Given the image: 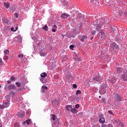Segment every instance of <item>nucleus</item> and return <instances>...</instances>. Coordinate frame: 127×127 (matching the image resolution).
<instances>
[{"label": "nucleus", "mask_w": 127, "mask_h": 127, "mask_svg": "<svg viewBox=\"0 0 127 127\" xmlns=\"http://www.w3.org/2000/svg\"><path fill=\"white\" fill-rule=\"evenodd\" d=\"M0 65H3V61H2V59H1V58H0Z\"/></svg>", "instance_id": "obj_36"}, {"label": "nucleus", "mask_w": 127, "mask_h": 127, "mask_svg": "<svg viewBox=\"0 0 127 127\" xmlns=\"http://www.w3.org/2000/svg\"><path fill=\"white\" fill-rule=\"evenodd\" d=\"M7 84H10V83H11V81L10 80H7Z\"/></svg>", "instance_id": "obj_50"}, {"label": "nucleus", "mask_w": 127, "mask_h": 127, "mask_svg": "<svg viewBox=\"0 0 127 127\" xmlns=\"http://www.w3.org/2000/svg\"><path fill=\"white\" fill-rule=\"evenodd\" d=\"M16 86H17V87H19L21 86V83L20 82H16L15 83Z\"/></svg>", "instance_id": "obj_31"}, {"label": "nucleus", "mask_w": 127, "mask_h": 127, "mask_svg": "<svg viewBox=\"0 0 127 127\" xmlns=\"http://www.w3.org/2000/svg\"><path fill=\"white\" fill-rule=\"evenodd\" d=\"M70 112L72 113V114H77L78 113V111H77V110L75 108H72L70 110Z\"/></svg>", "instance_id": "obj_16"}, {"label": "nucleus", "mask_w": 127, "mask_h": 127, "mask_svg": "<svg viewBox=\"0 0 127 127\" xmlns=\"http://www.w3.org/2000/svg\"><path fill=\"white\" fill-rule=\"evenodd\" d=\"M47 90H48V87L46 85H43L41 89L42 93H45Z\"/></svg>", "instance_id": "obj_6"}, {"label": "nucleus", "mask_w": 127, "mask_h": 127, "mask_svg": "<svg viewBox=\"0 0 127 127\" xmlns=\"http://www.w3.org/2000/svg\"><path fill=\"white\" fill-rule=\"evenodd\" d=\"M11 81H14L15 80V78H14V76H11Z\"/></svg>", "instance_id": "obj_44"}, {"label": "nucleus", "mask_w": 127, "mask_h": 127, "mask_svg": "<svg viewBox=\"0 0 127 127\" xmlns=\"http://www.w3.org/2000/svg\"><path fill=\"white\" fill-rule=\"evenodd\" d=\"M107 88V84L103 83L101 85L100 89H103V90H106Z\"/></svg>", "instance_id": "obj_18"}, {"label": "nucleus", "mask_w": 127, "mask_h": 127, "mask_svg": "<svg viewBox=\"0 0 127 127\" xmlns=\"http://www.w3.org/2000/svg\"><path fill=\"white\" fill-rule=\"evenodd\" d=\"M47 73L46 72H43L41 74V77L40 78V81L42 82L43 84L47 83Z\"/></svg>", "instance_id": "obj_1"}, {"label": "nucleus", "mask_w": 127, "mask_h": 127, "mask_svg": "<svg viewBox=\"0 0 127 127\" xmlns=\"http://www.w3.org/2000/svg\"><path fill=\"white\" fill-rule=\"evenodd\" d=\"M22 40L21 39V38L19 37L18 42H21V41H22Z\"/></svg>", "instance_id": "obj_49"}, {"label": "nucleus", "mask_w": 127, "mask_h": 127, "mask_svg": "<svg viewBox=\"0 0 127 127\" xmlns=\"http://www.w3.org/2000/svg\"><path fill=\"white\" fill-rule=\"evenodd\" d=\"M79 37H82V36H79Z\"/></svg>", "instance_id": "obj_63"}, {"label": "nucleus", "mask_w": 127, "mask_h": 127, "mask_svg": "<svg viewBox=\"0 0 127 127\" xmlns=\"http://www.w3.org/2000/svg\"><path fill=\"white\" fill-rule=\"evenodd\" d=\"M79 107H80V106H79V104H76L75 105V108L76 109H79Z\"/></svg>", "instance_id": "obj_46"}, {"label": "nucleus", "mask_w": 127, "mask_h": 127, "mask_svg": "<svg viewBox=\"0 0 127 127\" xmlns=\"http://www.w3.org/2000/svg\"><path fill=\"white\" fill-rule=\"evenodd\" d=\"M11 31H13V32H15L16 31V30L14 29V27H12L10 28Z\"/></svg>", "instance_id": "obj_39"}, {"label": "nucleus", "mask_w": 127, "mask_h": 127, "mask_svg": "<svg viewBox=\"0 0 127 127\" xmlns=\"http://www.w3.org/2000/svg\"><path fill=\"white\" fill-rule=\"evenodd\" d=\"M40 56H42L43 57L45 56V53L41 52L40 53Z\"/></svg>", "instance_id": "obj_38"}, {"label": "nucleus", "mask_w": 127, "mask_h": 127, "mask_svg": "<svg viewBox=\"0 0 127 127\" xmlns=\"http://www.w3.org/2000/svg\"><path fill=\"white\" fill-rule=\"evenodd\" d=\"M4 6L5 7V8H8L9 6H10V4L9 2H4Z\"/></svg>", "instance_id": "obj_17"}, {"label": "nucleus", "mask_w": 127, "mask_h": 127, "mask_svg": "<svg viewBox=\"0 0 127 127\" xmlns=\"http://www.w3.org/2000/svg\"><path fill=\"white\" fill-rule=\"evenodd\" d=\"M4 89L5 91H11L12 89L15 90V89H16V87H15V85L13 84L6 85H5Z\"/></svg>", "instance_id": "obj_2"}, {"label": "nucleus", "mask_w": 127, "mask_h": 127, "mask_svg": "<svg viewBox=\"0 0 127 127\" xmlns=\"http://www.w3.org/2000/svg\"><path fill=\"white\" fill-rule=\"evenodd\" d=\"M74 46L73 45H71L69 46V48H70V49H71V50H73V49H74Z\"/></svg>", "instance_id": "obj_40"}, {"label": "nucleus", "mask_w": 127, "mask_h": 127, "mask_svg": "<svg viewBox=\"0 0 127 127\" xmlns=\"http://www.w3.org/2000/svg\"><path fill=\"white\" fill-rule=\"evenodd\" d=\"M2 20L4 23L8 24V22H9V21L8 19H7V18H2Z\"/></svg>", "instance_id": "obj_13"}, {"label": "nucleus", "mask_w": 127, "mask_h": 127, "mask_svg": "<svg viewBox=\"0 0 127 127\" xmlns=\"http://www.w3.org/2000/svg\"><path fill=\"white\" fill-rule=\"evenodd\" d=\"M18 58H20L21 57V55H19L18 56Z\"/></svg>", "instance_id": "obj_54"}, {"label": "nucleus", "mask_w": 127, "mask_h": 127, "mask_svg": "<svg viewBox=\"0 0 127 127\" xmlns=\"http://www.w3.org/2000/svg\"><path fill=\"white\" fill-rule=\"evenodd\" d=\"M99 93L100 95H104V94H106V89L100 88L99 90Z\"/></svg>", "instance_id": "obj_11"}, {"label": "nucleus", "mask_w": 127, "mask_h": 127, "mask_svg": "<svg viewBox=\"0 0 127 127\" xmlns=\"http://www.w3.org/2000/svg\"><path fill=\"white\" fill-rule=\"evenodd\" d=\"M108 114H110V115H112V116H114V113L111 110L108 111Z\"/></svg>", "instance_id": "obj_41"}, {"label": "nucleus", "mask_w": 127, "mask_h": 127, "mask_svg": "<svg viewBox=\"0 0 127 127\" xmlns=\"http://www.w3.org/2000/svg\"><path fill=\"white\" fill-rule=\"evenodd\" d=\"M64 3H65V5H67V4H68V2H67V1H64Z\"/></svg>", "instance_id": "obj_51"}, {"label": "nucleus", "mask_w": 127, "mask_h": 127, "mask_svg": "<svg viewBox=\"0 0 127 127\" xmlns=\"http://www.w3.org/2000/svg\"><path fill=\"white\" fill-rule=\"evenodd\" d=\"M0 127H2V124L1 123H0Z\"/></svg>", "instance_id": "obj_56"}, {"label": "nucleus", "mask_w": 127, "mask_h": 127, "mask_svg": "<svg viewBox=\"0 0 127 127\" xmlns=\"http://www.w3.org/2000/svg\"><path fill=\"white\" fill-rule=\"evenodd\" d=\"M116 80H117V78L116 77H114L113 78H112V79L111 80V82H112V83H115Z\"/></svg>", "instance_id": "obj_32"}, {"label": "nucleus", "mask_w": 127, "mask_h": 127, "mask_svg": "<svg viewBox=\"0 0 127 127\" xmlns=\"http://www.w3.org/2000/svg\"><path fill=\"white\" fill-rule=\"evenodd\" d=\"M94 39V37L91 38L90 39L91 40H93Z\"/></svg>", "instance_id": "obj_60"}, {"label": "nucleus", "mask_w": 127, "mask_h": 127, "mask_svg": "<svg viewBox=\"0 0 127 127\" xmlns=\"http://www.w3.org/2000/svg\"><path fill=\"white\" fill-rule=\"evenodd\" d=\"M66 78L68 81H70V80H72V74H68L66 75Z\"/></svg>", "instance_id": "obj_12"}, {"label": "nucleus", "mask_w": 127, "mask_h": 127, "mask_svg": "<svg viewBox=\"0 0 127 127\" xmlns=\"http://www.w3.org/2000/svg\"><path fill=\"white\" fill-rule=\"evenodd\" d=\"M72 105H67L66 106V111H67V112H69L70 111V109H72Z\"/></svg>", "instance_id": "obj_19"}, {"label": "nucleus", "mask_w": 127, "mask_h": 127, "mask_svg": "<svg viewBox=\"0 0 127 127\" xmlns=\"http://www.w3.org/2000/svg\"><path fill=\"white\" fill-rule=\"evenodd\" d=\"M3 59V60L7 61V60H8V57H7V56H4Z\"/></svg>", "instance_id": "obj_35"}, {"label": "nucleus", "mask_w": 127, "mask_h": 127, "mask_svg": "<svg viewBox=\"0 0 127 127\" xmlns=\"http://www.w3.org/2000/svg\"><path fill=\"white\" fill-rule=\"evenodd\" d=\"M115 97H117L118 101H119V102H121V101H122V97H121L120 95H118V94H116Z\"/></svg>", "instance_id": "obj_20"}, {"label": "nucleus", "mask_w": 127, "mask_h": 127, "mask_svg": "<svg viewBox=\"0 0 127 127\" xmlns=\"http://www.w3.org/2000/svg\"><path fill=\"white\" fill-rule=\"evenodd\" d=\"M82 94V92L80 90H77L75 93V96H78V95H81Z\"/></svg>", "instance_id": "obj_27"}, {"label": "nucleus", "mask_w": 127, "mask_h": 127, "mask_svg": "<svg viewBox=\"0 0 127 127\" xmlns=\"http://www.w3.org/2000/svg\"><path fill=\"white\" fill-rule=\"evenodd\" d=\"M99 122L100 124H105V118H104V117H101Z\"/></svg>", "instance_id": "obj_15"}, {"label": "nucleus", "mask_w": 127, "mask_h": 127, "mask_svg": "<svg viewBox=\"0 0 127 127\" xmlns=\"http://www.w3.org/2000/svg\"><path fill=\"white\" fill-rule=\"evenodd\" d=\"M14 15H15L16 18H17V17H18V13H15L14 14Z\"/></svg>", "instance_id": "obj_45"}, {"label": "nucleus", "mask_w": 127, "mask_h": 127, "mask_svg": "<svg viewBox=\"0 0 127 127\" xmlns=\"http://www.w3.org/2000/svg\"><path fill=\"white\" fill-rule=\"evenodd\" d=\"M9 102H10V98H8L6 101L2 105V106L0 107L1 110L5 108L9 107Z\"/></svg>", "instance_id": "obj_4"}, {"label": "nucleus", "mask_w": 127, "mask_h": 127, "mask_svg": "<svg viewBox=\"0 0 127 127\" xmlns=\"http://www.w3.org/2000/svg\"><path fill=\"white\" fill-rule=\"evenodd\" d=\"M15 95V92L13 91H11L9 93V96H10V97H14Z\"/></svg>", "instance_id": "obj_22"}, {"label": "nucleus", "mask_w": 127, "mask_h": 127, "mask_svg": "<svg viewBox=\"0 0 127 127\" xmlns=\"http://www.w3.org/2000/svg\"><path fill=\"white\" fill-rule=\"evenodd\" d=\"M120 78H121L122 80H123V81L127 82V73L122 74Z\"/></svg>", "instance_id": "obj_5"}, {"label": "nucleus", "mask_w": 127, "mask_h": 127, "mask_svg": "<svg viewBox=\"0 0 127 127\" xmlns=\"http://www.w3.org/2000/svg\"><path fill=\"white\" fill-rule=\"evenodd\" d=\"M18 91H21V88H18Z\"/></svg>", "instance_id": "obj_57"}, {"label": "nucleus", "mask_w": 127, "mask_h": 127, "mask_svg": "<svg viewBox=\"0 0 127 127\" xmlns=\"http://www.w3.org/2000/svg\"><path fill=\"white\" fill-rule=\"evenodd\" d=\"M92 35H96V31H93L92 33Z\"/></svg>", "instance_id": "obj_48"}, {"label": "nucleus", "mask_w": 127, "mask_h": 127, "mask_svg": "<svg viewBox=\"0 0 127 127\" xmlns=\"http://www.w3.org/2000/svg\"><path fill=\"white\" fill-rule=\"evenodd\" d=\"M102 127H108V126L106 124H102Z\"/></svg>", "instance_id": "obj_47"}, {"label": "nucleus", "mask_w": 127, "mask_h": 127, "mask_svg": "<svg viewBox=\"0 0 127 127\" xmlns=\"http://www.w3.org/2000/svg\"><path fill=\"white\" fill-rule=\"evenodd\" d=\"M75 100H79V97H75Z\"/></svg>", "instance_id": "obj_53"}, {"label": "nucleus", "mask_w": 127, "mask_h": 127, "mask_svg": "<svg viewBox=\"0 0 127 127\" xmlns=\"http://www.w3.org/2000/svg\"><path fill=\"white\" fill-rule=\"evenodd\" d=\"M23 56H24V55H21V58H23Z\"/></svg>", "instance_id": "obj_58"}, {"label": "nucleus", "mask_w": 127, "mask_h": 127, "mask_svg": "<svg viewBox=\"0 0 127 127\" xmlns=\"http://www.w3.org/2000/svg\"><path fill=\"white\" fill-rule=\"evenodd\" d=\"M43 29L44 30H45V31H48V25H45L42 27Z\"/></svg>", "instance_id": "obj_24"}, {"label": "nucleus", "mask_w": 127, "mask_h": 127, "mask_svg": "<svg viewBox=\"0 0 127 127\" xmlns=\"http://www.w3.org/2000/svg\"><path fill=\"white\" fill-rule=\"evenodd\" d=\"M93 83L97 84L103 82V78L100 76H96L93 79Z\"/></svg>", "instance_id": "obj_3"}, {"label": "nucleus", "mask_w": 127, "mask_h": 127, "mask_svg": "<svg viewBox=\"0 0 127 127\" xmlns=\"http://www.w3.org/2000/svg\"><path fill=\"white\" fill-rule=\"evenodd\" d=\"M120 41V37H117L115 38V41H117V42H119Z\"/></svg>", "instance_id": "obj_42"}, {"label": "nucleus", "mask_w": 127, "mask_h": 127, "mask_svg": "<svg viewBox=\"0 0 127 127\" xmlns=\"http://www.w3.org/2000/svg\"><path fill=\"white\" fill-rule=\"evenodd\" d=\"M58 78L59 77V76L58 75H57Z\"/></svg>", "instance_id": "obj_62"}, {"label": "nucleus", "mask_w": 127, "mask_h": 127, "mask_svg": "<svg viewBox=\"0 0 127 127\" xmlns=\"http://www.w3.org/2000/svg\"><path fill=\"white\" fill-rule=\"evenodd\" d=\"M111 47L113 49H115V48H116L117 45H116V43H113L111 44Z\"/></svg>", "instance_id": "obj_29"}, {"label": "nucleus", "mask_w": 127, "mask_h": 127, "mask_svg": "<svg viewBox=\"0 0 127 127\" xmlns=\"http://www.w3.org/2000/svg\"><path fill=\"white\" fill-rule=\"evenodd\" d=\"M67 17H69V14H66V13H64L61 15V18H64V19H66Z\"/></svg>", "instance_id": "obj_7"}, {"label": "nucleus", "mask_w": 127, "mask_h": 127, "mask_svg": "<svg viewBox=\"0 0 127 127\" xmlns=\"http://www.w3.org/2000/svg\"><path fill=\"white\" fill-rule=\"evenodd\" d=\"M101 100H102V103H104V104H106V103H107V100H106V99L102 98Z\"/></svg>", "instance_id": "obj_33"}, {"label": "nucleus", "mask_w": 127, "mask_h": 127, "mask_svg": "<svg viewBox=\"0 0 127 127\" xmlns=\"http://www.w3.org/2000/svg\"><path fill=\"white\" fill-rule=\"evenodd\" d=\"M30 122H31V119H28L26 121V122H24V124H27V125H29L30 124Z\"/></svg>", "instance_id": "obj_26"}, {"label": "nucleus", "mask_w": 127, "mask_h": 127, "mask_svg": "<svg viewBox=\"0 0 127 127\" xmlns=\"http://www.w3.org/2000/svg\"><path fill=\"white\" fill-rule=\"evenodd\" d=\"M95 28H96V30L97 31H100V30H101V29L102 28V25L101 24H97L95 25Z\"/></svg>", "instance_id": "obj_8"}, {"label": "nucleus", "mask_w": 127, "mask_h": 127, "mask_svg": "<svg viewBox=\"0 0 127 127\" xmlns=\"http://www.w3.org/2000/svg\"><path fill=\"white\" fill-rule=\"evenodd\" d=\"M3 53H4V55H8V54H9V50H5L3 51Z\"/></svg>", "instance_id": "obj_23"}, {"label": "nucleus", "mask_w": 127, "mask_h": 127, "mask_svg": "<svg viewBox=\"0 0 127 127\" xmlns=\"http://www.w3.org/2000/svg\"><path fill=\"white\" fill-rule=\"evenodd\" d=\"M99 99H101V96H99Z\"/></svg>", "instance_id": "obj_61"}, {"label": "nucleus", "mask_w": 127, "mask_h": 127, "mask_svg": "<svg viewBox=\"0 0 127 127\" xmlns=\"http://www.w3.org/2000/svg\"><path fill=\"white\" fill-rule=\"evenodd\" d=\"M100 36H101V38H103L104 37H107V35H106V33H105V32H101Z\"/></svg>", "instance_id": "obj_14"}, {"label": "nucleus", "mask_w": 127, "mask_h": 127, "mask_svg": "<svg viewBox=\"0 0 127 127\" xmlns=\"http://www.w3.org/2000/svg\"><path fill=\"white\" fill-rule=\"evenodd\" d=\"M125 14H126L125 12H120L119 14V16H121V17H123L124 16V15H125Z\"/></svg>", "instance_id": "obj_28"}, {"label": "nucleus", "mask_w": 127, "mask_h": 127, "mask_svg": "<svg viewBox=\"0 0 127 127\" xmlns=\"http://www.w3.org/2000/svg\"><path fill=\"white\" fill-rule=\"evenodd\" d=\"M56 118V116L54 114H53L51 117V120H53V121L54 122V121H55Z\"/></svg>", "instance_id": "obj_25"}, {"label": "nucleus", "mask_w": 127, "mask_h": 127, "mask_svg": "<svg viewBox=\"0 0 127 127\" xmlns=\"http://www.w3.org/2000/svg\"><path fill=\"white\" fill-rule=\"evenodd\" d=\"M17 115L19 118H23V117H24V116H25V114L24 113V112H18Z\"/></svg>", "instance_id": "obj_9"}, {"label": "nucleus", "mask_w": 127, "mask_h": 127, "mask_svg": "<svg viewBox=\"0 0 127 127\" xmlns=\"http://www.w3.org/2000/svg\"><path fill=\"white\" fill-rule=\"evenodd\" d=\"M121 126L122 127H124V124H123V123H121Z\"/></svg>", "instance_id": "obj_55"}, {"label": "nucleus", "mask_w": 127, "mask_h": 127, "mask_svg": "<svg viewBox=\"0 0 127 127\" xmlns=\"http://www.w3.org/2000/svg\"><path fill=\"white\" fill-rule=\"evenodd\" d=\"M17 29H18V27L16 26V27H15V30H16H16H17Z\"/></svg>", "instance_id": "obj_52"}, {"label": "nucleus", "mask_w": 127, "mask_h": 127, "mask_svg": "<svg viewBox=\"0 0 127 127\" xmlns=\"http://www.w3.org/2000/svg\"><path fill=\"white\" fill-rule=\"evenodd\" d=\"M73 88H74V89H77V84H73Z\"/></svg>", "instance_id": "obj_43"}, {"label": "nucleus", "mask_w": 127, "mask_h": 127, "mask_svg": "<svg viewBox=\"0 0 127 127\" xmlns=\"http://www.w3.org/2000/svg\"><path fill=\"white\" fill-rule=\"evenodd\" d=\"M117 73H121V68L117 67Z\"/></svg>", "instance_id": "obj_37"}, {"label": "nucleus", "mask_w": 127, "mask_h": 127, "mask_svg": "<svg viewBox=\"0 0 127 127\" xmlns=\"http://www.w3.org/2000/svg\"><path fill=\"white\" fill-rule=\"evenodd\" d=\"M20 125L18 123H16L14 124V127H19Z\"/></svg>", "instance_id": "obj_34"}, {"label": "nucleus", "mask_w": 127, "mask_h": 127, "mask_svg": "<svg viewBox=\"0 0 127 127\" xmlns=\"http://www.w3.org/2000/svg\"><path fill=\"white\" fill-rule=\"evenodd\" d=\"M52 32H56L57 31V26L56 25H54L52 28Z\"/></svg>", "instance_id": "obj_10"}, {"label": "nucleus", "mask_w": 127, "mask_h": 127, "mask_svg": "<svg viewBox=\"0 0 127 127\" xmlns=\"http://www.w3.org/2000/svg\"><path fill=\"white\" fill-rule=\"evenodd\" d=\"M88 38V37L86 35H83L81 37V38L80 39V41H84L85 39H87Z\"/></svg>", "instance_id": "obj_21"}, {"label": "nucleus", "mask_w": 127, "mask_h": 127, "mask_svg": "<svg viewBox=\"0 0 127 127\" xmlns=\"http://www.w3.org/2000/svg\"><path fill=\"white\" fill-rule=\"evenodd\" d=\"M2 92L1 90H0V94H1Z\"/></svg>", "instance_id": "obj_59"}, {"label": "nucleus", "mask_w": 127, "mask_h": 127, "mask_svg": "<svg viewBox=\"0 0 127 127\" xmlns=\"http://www.w3.org/2000/svg\"><path fill=\"white\" fill-rule=\"evenodd\" d=\"M9 8H10V10H11L12 11H15V7L12 6V7H10Z\"/></svg>", "instance_id": "obj_30"}]
</instances>
